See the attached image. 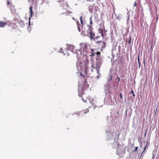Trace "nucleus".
Wrapping results in <instances>:
<instances>
[{
    "instance_id": "obj_1",
    "label": "nucleus",
    "mask_w": 159,
    "mask_h": 159,
    "mask_svg": "<svg viewBox=\"0 0 159 159\" xmlns=\"http://www.w3.org/2000/svg\"><path fill=\"white\" fill-rule=\"evenodd\" d=\"M95 43L98 47V48L101 49V51H102L104 48H105L106 46V43L104 41L101 40L97 41L95 42Z\"/></svg>"
},
{
    "instance_id": "obj_2",
    "label": "nucleus",
    "mask_w": 159,
    "mask_h": 159,
    "mask_svg": "<svg viewBox=\"0 0 159 159\" xmlns=\"http://www.w3.org/2000/svg\"><path fill=\"white\" fill-rule=\"evenodd\" d=\"M93 28L91 26H89L88 30L87 31V36H90V38L92 40L94 39L95 37V34L93 31Z\"/></svg>"
},
{
    "instance_id": "obj_3",
    "label": "nucleus",
    "mask_w": 159,
    "mask_h": 159,
    "mask_svg": "<svg viewBox=\"0 0 159 159\" xmlns=\"http://www.w3.org/2000/svg\"><path fill=\"white\" fill-rule=\"evenodd\" d=\"M102 62L101 60H98L96 62V68L98 74H99V70L102 64Z\"/></svg>"
},
{
    "instance_id": "obj_4",
    "label": "nucleus",
    "mask_w": 159,
    "mask_h": 159,
    "mask_svg": "<svg viewBox=\"0 0 159 159\" xmlns=\"http://www.w3.org/2000/svg\"><path fill=\"white\" fill-rule=\"evenodd\" d=\"M80 49L83 50V51L87 52V45L86 43H81L80 45Z\"/></svg>"
},
{
    "instance_id": "obj_5",
    "label": "nucleus",
    "mask_w": 159,
    "mask_h": 159,
    "mask_svg": "<svg viewBox=\"0 0 159 159\" xmlns=\"http://www.w3.org/2000/svg\"><path fill=\"white\" fill-rule=\"evenodd\" d=\"M32 6H31L30 7V17L29 18V25H30V19H31V18L32 16V14L33 13V12L32 10Z\"/></svg>"
},
{
    "instance_id": "obj_6",
    "label": "nucleus",
    "mask_w": 159,
    "mask_h": 159,
    "mask_svg": "<svg viewBox=\"0 0 159 159\" xmlns=\"http://www.w3.org/2000/svg\"><path fill=\"white\" fill-rule=\"evenodd\" d=\"M120 98L119 97L118 99V101L119 103H121L123 102V96L122 93H120Z\"/></svg>"
},
{
    "instance_id": "obj_7",
    "label": "nucleus",
    "mask_w": 159,
    "mask_h": 159,
    "mask_svg": "<svg viewBox=\"0 0 159 159\" xmlns=\"http://www.w3.org/2000/svg\"><path fill=\"white\" fill-rule=\"evenodd\" d=\"M62 53L64 55L68 54V49L65 48L64 49H62Z\"/></svg>"
},
{
    "instance_id": "obj_8",
    "label": "nucleus",
    "mask_w": 159,
    "mask_h": 159,
    "mask_svg": "<svg viewBox=\"0 0 159 159\" xmlns=\"http://www.w3.org/2000/svg\"><path fill=\"white\" fill-rule=\"evenodd\" d=\"M7 22H3L2 21H0V27H4L7 25Z\"/></svg>"
},
{
    "instance_id": "obj_9",
    "label": "nucleus",
    "mask_w": 159,
    "mask_h": 159,
    "mask_svg": "<svg viewBox=\"0 0 159 159\" xmlns=\"http://www.w3.org/2000/svg\"><path fill=\"white\" fill-rule=\"evenodd\" d=\"M75 48L74 46L72 45H70L68 47V50H70L72 52H73L75 49Z\"/></svg>"
},
{
    "instance_id": "obj_10",
    "label": "nucleus",
    "mask_w": 159,
    "mask_h": 159,
    "mask_svg": "<svg viewBox=\"0 0 159 159\" xmlns=\"http://www.w3.org/2000/svg\"><path fill=\"white\" fill-rule=\"evenodd\" d=\"M91 54L89 55V56L90 57H93L94 56L95 53L94 52V50L93 49H91Z\"/></svg>"
},
{
    "instance_id": "obj_11",
    "label": "nucleus",
    "mask_w": 159,
    "mask_h": 159,
    "mask_svg": "<svg viewBox=\"0 0 159 159\" xmlns=\"http://www.w3.org/2000/svg\"><path fill=\"white\" fill-rule=\"evenodd\" d=\"M82 114V112L81 111L79 113H77L74 114H73V116L75 117H78L79 116H80V114Z\"/></svg>"
},
{
    "instance_id": "obj_12",
    "label": "nucleus",
    "mask_w": 159,
    "mask_h": 159,
    "mask_svg": "<svg viewBox=\"0 0 159 159\" xmlns=\"http://www.w3.org/2000/svg\"><path fill=\"white\" fill-rule=\"evenodd\" d=\"M77 54V58H79L80 57L79 56V55H78L79 54L80 55H81V52L79 50H78L77 51H76Z\"/></svg>"
},
{
    "instance_id": "obj_13",
    "label": "nucleus",
    "mask_w": 159,
    "mask_h": 159,
    "mask_svg": "<svg viewBox=\"0 0 159 159\" xmlns=\"http://www.w3.org/2000/svg\"><path fill=\"white\" fill-rule=\"evenodd\" d=\"M16 36H20V34L21 33V31L19 30H17L16 31Z\"/></svg>"
},
{
    "instance_id": "obj_14",
    "label": "nucleus",
    "mask_w": 159,
    "mask_h": 159,
    "mask_svg": "<svg viewBox=\"0 0 159 159\" xmlns=\"http://www.w3.org/2000/svg\"><path fill=\"white\" fill-rule=\"evenodd\" d=\"M100 31H101V35H102V37H104V35L103 34V29H101L100 30Z\"/></svg>"
},
{
    "instance_id": "obj_15",
    "label": "nucleus",
    "mask_w": 159,
    "mask_h": 159,
    "mask_svg": "<svg viewBox=\"0 0 159 159\" xmlns=\"http://www.w3.org/2000/svg\"><path fill=\"white\" fill-rule=\"evenodd\" d=\"M80 75L81 76L84 78V81L86 82V79H85V76L83 75H82L81 73H80Z\"/></svg>"
},
{
    "instance_id": "obj_16",
    "label": "nucleus",
    "mask_w": 159,
    "mask_h": 159,
    "mask_svg": "<svg viewBox=\"0 0 159 159\" xmlns=\"http://www.w3.org/2000/svg\"><path fill=\"white\" fill-rule=\"evenodd\" d=\"M77 28L79 30V31L80 32V24H78L77 23Z\"/></svg>"
},
{
    "instance_id": "obj_17",
    "label": "nucleus",
    "mask_w": 159,
    "mask_h": 159,
    "mask_svg": "<svg viewBox=\"0 0 159 159\" xmlns=\"http://www.w3.org/2000/svg\"><path fill=\"white\" fill-rule=\"evenodd\" d=\"M138 64H139V67H140V62L139 61V54L138 56Z\"/></svg>"
},
{
    "instance_id": "obj_18",
    "label": "nucleus",
    "mask_w": 159,
    "mask_h": 159,
    "mask_svg": "<svg viewBox=\"0 0 159 159\" xmlns=\"http://www.w3.org/2000/svg\"><path fill=\"white\" fill-rule=\"evenodd\" d=\"M130 93H132L133 97L134 98L135 97V95L134 93V91L132 90H131V92Z\"/></svg>"
},
{
    "instance_id": "obj_19",
    "label": "nucleus",
    "mask_w": 159,
    "mask_h": 159,
    "mask_svg": "<svg viewBox=\"0 0 159 159\" xmlns=\"http://www.w3.org/2000/svg\"><path fill=\"white\" fill-rule=\"evenodd\" d=\"M82 99L83 100V101L86 102H87V99L86 98H83V96L82 97Z\"/></svg>"
},
{
    "instance_id": "obj_20",
    "label": "nucleus",
    "mask_w": 159,
    "mask_h": 159,
    "mask_svg": "<svg viewBox=\"0 0 159 159\" xmlns=\"http://www.w3.org/2000/svg\"><path fill=\"white\" fill-rule=\"evenodd\" d=\"M89 111V110L88 109H87L85 111H84L83 112L84 114H86V113L88 112Z\"/></svg>"
},
{
    "instance_id": "obj_21",
    "label": "nucleus",
    "mask_w": 159,
    "mask_h": 159,
    "mask_svg": "<svg viewBox=\"0 0 159 159\" xmlns=\"http://www.w3.org/2000/svg\"><path fill=\"white\" fill-rule=\"evenodd\" d=\"M84 68H85L84 72L85 73H86L87 71V67L86 66H84Z\"/></svg>"
},
{
    "instance_id": "obj_22",
    "label": "nucleus",
    "mask_w": 159,
    "mask_h": 159,
    "mask_svg": "<svg viewBox=\"0 0 159 159\" xmlns=\"http://www.w3.org/2000/svg\"><path fill=\"white\" fill-rule=\"evenodd\" d=\"M99 37V36H96L95 38H94L93 40H95V39H97Z\"/></svg>"
},
{
    "instance_id": "obj_23",
    "label": "nucleus",
    "mask_w": 159,
    "mask_h": 159,
    "mask_svg": "<svg viewBox=\"0 0 159 159\" xmlns=\"http://www.w3.org/2000/svg\"><path fill=\"white\" fill-rule=\"evenodd\" d=\"M92 24V19L91 18H90V25H91Z\"/></svg>"
},
{
    "instance_id": "obj_24",
    "label": "nucleus",
    "mask_w": 159,
    "mask_h": 159,
    "mask_svg": "<svg viewBox=\"0 0 159 159\" xmlns=\"http://www.w3.org/2000/svg\"><path fill=\"white\" fill-rule=\"evenodd\" d=\"M96 54L97 55H100V52H97Z\"/></svg>"
},
{
    "instance_id": "obj_25",
    "label": "nucleus",
    "mask_w": 159,
    "mask_h": 159,
    "mask_svg": "<svg viewBox=\"0 0 159 159\" xmlns=\"http://www.w3.org/2000/svg\"><path fill=\"white\" fill-rule=\"evenodd\" d=\"M137 5V3L136 1L134 2V7H136Z\"/></svg>"
},
{
    "instance_id": "obj_26",
    "label": "nucleus",
    "mask_w": 159,
    "mask_h": 159,
    "mask_svg": "<svg viewBox=\"0 0 159 159\" xmlns=\"http://www.w3.org/2000/svg\"><path fill=\"white\" fill-rule=\"evenodd\" d=\"M7 5H10V2H9L8 1H7Z\"/></svg>"
},
{
    "instance_id": "obj_27",
    "label": "nucleus",
    "mask_w": 159,
    "mask_h": 159,
    "mask_svg": "<svg viewBox=\"0 0 159 159\" xmlns=\"http://www.w3.org/2000/svg\"><path fill=\"white\" fill-rule=\"evenodd\" d=\"M80 21H82V20H82V16H81L80 17Z\"/></svg>"
},
{
    "instance_id": "obj_28",
    "label": "nucleus",
    "mask_w": 159,
    "mask_h": 159,
    "mask_svg": "<svg viewBox=\"0 0 159 159\" xmlns=\"http://www.w3.org/2000/svg\"><path fill=\"white\" fill-rule=\"evenodd\" d=\"M138 147H135V150H134V152L137 151V149H138Z\"/></svg>"
},
{
    "instance_id": "obj_29",
    "label": "nucleus",
    "mask_w": 159,
    "mask_h": 159,
    "mask_svg": "<svg viewBox=\"0 0 159 159\" xmlns=\"http://www.w3.org/2000/svg\"><path fill=\"white\" fill-rule=\"evenodd\" d=\"M80 22H81V24L82 25H83V20L81 21Z\"/></svg>"
},
{
    "instance_id": "obj_30",
    "label": "nucleus",
    "mask_w": 159,
    "mask_h": 159,
    "mask_svg": "<svg viewBox=\"0 0 159 159\" xmlns=\"http://www.w3.org/2000/svg\"><path fill=\"white\" fill-rule=\"evenodd\" d=\"M91 67L93 68V69H94L95 68V67H94V66L93 65H92L91 66Z\"/></svg>"
},
{
    "instance_id": "obj_31",
    "label": "nucleus",
    "mask_w": 159,
    "mask_h": 159,
    "mask_svg": "<svg viewBox=\"0 0 159 159\" xmlns=\"http://www.w3.org/2000/svg\"><path fill=\"white\" fill-rule=\"evenodd\" d=\"M117 78L118 79H119L118 81H119L120 80V78H119L118 77H117Z\"/></svg>"
},
{
    "instance_id": "obj_32",
    "label": "nucleus",
    "mask_w": 159,
    "mask_h": 159,
    "mask_svg": "<svg viewBox=\"0 0 159 159\" xmlns=\"http://www.w3.org/2000/svg\"><path fill=\"white\" fill-rule=\"evenodd\" d=\"M72 19H73L74 20H75V19L74 17H72Z\"/></svg>"
},
{
    "instance_id": "obj_33",
    "label": "nucleus",
    "mask_w": 159,
    "mask_h": 159,
    "mask_svg": "<svg viewBox=\"0 0 159 159\" xmlns=\"http://www.w3.org/2000/svg\"><path fill=\"white\" fill-rule=\"evenodd\" d=\"M158 76H159V78H158V81H159V74H158Z\"/></svg>"
}]
</instances>
